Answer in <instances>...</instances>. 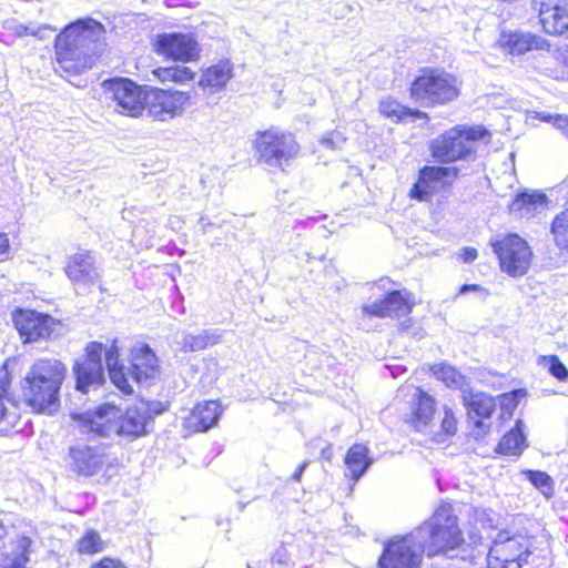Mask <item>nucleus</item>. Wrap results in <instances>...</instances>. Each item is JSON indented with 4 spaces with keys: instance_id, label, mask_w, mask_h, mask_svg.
Wrapping results in <instances>:
<instances>
[{
    "instance_id": "c756f323",
    "label": "nucleus",
    "mask_w": 568,
    "mask_h": 568,
    "mask_svg": "<svg viewBox=\"0 0 568 568\" xmlns=\"http://www.w3.org/2000/svg\"><path fill=\"white\" fill-rule=\"evenodd\" d=\"M368 449L362 444L353 445L345 457V464L351 471L352 479L357 481L372 464L367 456Z\"/></svg>"
},
{
    "instance_id": "cd10ccee",
    "label": "nucleus",
    "mask_w": 568,
    "mask_h": 568,
    "mask_svg": "<svg viewBox=\"0 0 568 568\" xmlns=\"http://www.w3.org/2000/svg\"><path fill=\"white\" fill-rule=\"evenodd\" d=\"M31 542L29 537L19 536L11 551L0 554V568H27Z\"/></svg>"
},
{
    "instance_id": "20e7f679",
    "label": "nucleus",
    "mask_w": 568,
    "mask_h": 568,
    "mask_svg": "<svg viewBox=\"0 0 568 568\" xmlns=\"http://www.w3.org/2000/svg\"><path fill=\"white\" fill-rule=\"evenodd\" d=\"M490 136L483 125H456L429 143L432 156L439 163L475 161L479 142Z\"/></svg>"
},
{
    "instance_id": "79ce46f5",
    "label": "nucleus",
    "mask_w": 568,
    "mask_h": 568,
    "mask_svg": "<svg viewBox=\"0 0 568 568\" xmlns=\"http://www.w3.org/2000/svg\"><path fill=\"white\" fill-rule=\"evenodd\" d=\"M138 406L143 410L148 422L156 415L164 413L168 409V405L160 400H140L136 403Z\"/></svg>"
},
{
    "instance_id": "864d4df0",
    "label": "nucleus",
    "mask_w": 568,
    "mask_h": 568,
    "mask_svg": "<svg viewBox=\"0 0 568 568\" xmlns=\"http://www.w3.org/2000/svg\"><path fill=\"white\" fill-rule=\"evenodd\" d=\"M9 250V240L7 234L0 233V254L6 253Z\"/></svg>"
},
{
    "instance_id": "423d86ee",
    "label": "nucleus",
    "mask_w": 568,
    "mask_h": 568,
    "mask_svg": "<svg viewBox=\"0 0 568 568\" xmlns=\"http://www.w3.org/2000/svg\"><path fill=\"white\" fill-rule=\"evenodd\" d=\"M254 145L260 162L281 170L297 155L300 150L292 133L275 128L258 132Z\"/></svg>"
},
{
    "instance_id": "09e8293b",
    "label": "nucleus",
    "mask_w": 568,
    "mask_h": 568,
    "mask_svg": "<svg viewBox=\"0 0 568 568\" xmlns=\"http://www.w3.org/2000/svg\"><path fill=\"white\" fill-rule=\"evenodd\" d=\"M45 30H50L52 31V29L49 27V26H43V27H40L38 29H33V28H26V32L28 34H31V36H34V37H38L40 39H42L44 36L42 34L43 31Z\"/></svg>"
},
{
    "instance_id": "ea45409f",
    "label": "nucleus",
    "mask_w": 568,
    "mask_h": 568,
    "mask_svg": "<svg viewBox=\"0 0 568 568\" xmlns=\"http://www.w3.org/2000/svg\"><path fill=\"white\" fill-rule=\"evenodd\" d=\"M436 191V185H432L430 183L420 180V175H418V181L412 186L409 195L412 199L418 201H429Z\"/></svg>"
},
{
    "instance_id": "603ef678",
    "label": "nucleus",
    "mask_w": 568,
    "mask_h": 568,
    "mask_svg": "<svg viewBox=\"0 0 568 568\" xmlns=\"http://www.w3.org/2000/svg\"><path fill=\"white\" fill-rule=\"evenodd\" d=\"M307 467V462H304L302 463L297 468L296 470L294 471V474L292 475V478L293 480L295 481H300L301 480V477L305 470V468Z\"/></svg>"
},
{
    "instance_id": "3c124183",
    "label": "nucleus",
    "mask_w": 568,
    "mask_h": 568,
    "mask_svg": "<svg viewBox=\"0 0 568 568\" xmlns=\"http://www.w3.org/2000/svg\"><path fill=\"white\" fill-rule=\"evenodd\" d=\"M478 292L484 291V288L480 285L477 284H465L460 287L459 294H466L468 292Z\"/></svg>"
},
{
    "instance_id": "bb28decb",
    "label": "nucleus",
    "mask_w": 568,
    "mask_h": 568,
    "mask_svg": "<svg viewBox=\"0 0 568 568\" xmlns=\"http://www.w3.org/2000/svg\"><path fill=\"white\" fill-rule=\"evenodd\" d=\"M105 354V364L111 382L123 393L130 395L133 393V387L129 383V378L123 365L119 363V347L118 339H113L111 346L103 351Z\"/></svg>"
},
{
    "instance_id": "de8ad7c7",
    "label": "nucleus",
    "mask_w": 568,
    "mask_h": 568,
    "mask_svg": "<svg viewBox=\"0 0 568 568\" xmlns=\"http://www.w3.org/2000/svg\"><path fill=\"white\" fill-rule=\"evenodd\" d=\"M555 125L557 129H559L562 133L568 135V116L564 115H557L555 120Z\"/></svg>"
},
{
    "instance_id": "f8f14e48",
    "label": "nucleus",
    "mask_w": 568,
    "mask_h": 568,
    "mask_svg": "<svg viewBox=\"0 0 568 568\" xmlns=\"http://www.w3.org/2000/svg\"><path fill=\"white\" fill-rule=\"evenodd\" d=\"M190 100V92L152 89L144 95V110L154 120L169 121L180 115Z\"/></svg>"
},
{
    "instance_id": "412c9836",
    "label": "nucleus",
    "mask_w": 568,
    "mask_h": 568,
    "mask_svg": "<svg viewBox=\"0 0 568 568\" xmlns=\"http://www.w3.org/2000/svg\"><path fill=\"white\" fill-rule=\"evenodd\" d=\"M462 393L468 419L476 428H483L484 420L490 418L496 409L495 398L484 392L463 389Z\"/></svg>"
},
{
    "instance_id": "39448f33",
    "label": "nucleus",
    "mask_w": 568,
    "mask_h": 568,
    "mask_svg": "<svg viewBox=\"0 0 568 568\" xmlns=\"http://www.w3.org/2000/svg\"><path fill=\"white\" fill-rule=\"evenodd\" d=\"M462 81L443 68L425 67L410 83V98L424 108H434L455 101L460 93Z\"/></svg>"
},
{
    "instance_id": "37998d69",
    "label": "nucleus",
    "mask_w": 568,
    "mask_h": 568,
    "mask_svg": "<svg viewBox=\"0 0 568 568\" xmlns=\"http://www.w3.org/2000/svg\"><path fill=\"white\" fill-rule=\"evenodd\" d=\"M345 141H346V139L343 136V134L341 132L333 131V132L325 134L322 138L321 143L327 149L336 150V149H342Z\"/></svg>"
},
{
    "instance_id": "72a5a7b5",
    "label": "nucleus",
    "mask_w": 568,
    "mask_h": 568,
    "mask_svg": "<svg viewBox=\"0 0 568 568\" xmlns=\"http://www.w3.org/2000/svg\"><path fill=\"white\" fill-rule=\"evenodd\" d=\"M546 202L545 194H529L527 192L518 194L509 205L511 213L519 214L520 216L530 215L536 206Z\"/></svg>"
},
{
    "instance_id": "393cba45",
    "label": "nucleus",
    "mask_w": 568,
    "mask_h": 568,
    "mask_svg": "<svg viewBox=\"0 0 568 568\" xmlns=\"http://www.w3.org/2000/svg\"><path fill=\"white\" fill-rule=\"evenodd\" d=\"M148 424L149 422L138 404L128 407L125 412L120 408V417L116 418L114 435L138 438L148 433Z\"/></svg>"
},
{
    "instance_id": "4c0bfd02",
    "label": "nucleus",
    "mask_w": 568,
    "mask_h": 568,
    "mask_svg": "<svg viewBox=\"0 0 568 568\" xmlns=\"http://www.w3.org/2000/svg\"><path fill=\"white\" fill-rule=\"evenodd\" d=\"M538 365L547 367L548 372L560 382L568 379V369L556 355L539 356Z\"/></svg>"
},
{
    "instance_id": "f257e3e1",
    "label": "nucleus",
    "mask_w": 568,
    "mask_h": 568,
    "mask_svg": "<svg viewBox=\"0 0 568 568\" xmlns=\"http://www.w3.org/2000/svg\"><path fill=\"white\" fill-rule=\"evenodd\" d=\"M104 27L89 18L69 24L55 38V54L59 68L78 74L91 69L95 57L103 48Z\"/></svg>"
},
{
    "instance_id": "7ed1b4c3",
    "label": "nucleus",
    "mask_w": 568,
    "mask_h": 568,
    "mask_svg": "<svg viewBox=\"0 0 568 568\" xmlns=\"http://www.w3.org/2000/svg\"><path fill=\"white\" fill-rule=\"evenodd\" d=\"M412 532L429 557L443 554L456 558L459 552L466 551L467 545L462 537L457 516L448 504L439 506L428 520Z\"/></svg>"
},
{
    "instance_id": "aec40b11",
    "label": "nucleus",
    "mask_w": 568,
    "mask_h": 568,
    "mask_svg": "<svg viewBox=\"0 0 568 568\" xmlns=\"http://www.w3.org/2000/svg\"><path fill=\"white\" fill-rule=\"evenodd\" d=\"M435 414V399L428 393L419 387H414L409 400V414L406 415V422L416 430H425Z\"/></svg>"
},
{
    "instance_id": "b1692460",
    "label": "nucleus",
    "mask_w": 568,
    "mask_h": 568,
    "mask_svg": "<svg viewBox=\"0 0 568 568\" xmlns=\"http://www.w3.org/2000/svg\"><path fill=\"white\" fill-rule=\"evenodd\" d=\"M222 412L219 402L204 400L192 409L185 425L194 432H205L217 424Z\"/></svg>"
},
{
    "instance_id": "f03ea898",
    "label": "nucleus",
    "mask_w": 568,
    "mask_h": 568,
    "mask_svg": "<svg viewBox=\"0 0 568 568\" xmlns=\"http://www.w3.org/2000/svg\"><path fill=\"white\" fill-rule=\"evenodd\" d=\"M67 368L55 358L36 361L21 382L24 403L37 413H52L59 402V392Z\"/></svg>"
},
{
    "instance_id": "e433bc0d",
    "label": "nucleus",
    "mask_w": 568,
    "mask_h": 568,
    "mask_svg": "<svg viewBox=\"0 0 568 568\" xmlns=\"http://www.w3.org/2000/svg\"><path fill=\"white\" fill-rule=\"evenodd\" d=\"M551 233L557 245L568 252V210L555 217L551 224Z\"/></svg>"
},
{
    "instance_id": "ddd939ff",
    "label": "nucleus",
    "mask_w": 568,
    "mask_h": 568,
    "mask_svg": "<svg viewBox=\"0 0 568 568\" xmlns=\"http://www.w3.org/2000/svg\"><path fill=\"white\" fill-rule=\"evenodd\" d=\"M105 92L110 94L120 113L138 116L145 109L144 91L141 87L126 78H115L104 81Z\"/></svg>"
},
{
    "instance_id": "58836bf2",
    "label": "nucleus",
    "mask_w": 568,
    "mask_h": 568,
    "mask_svg": "<svg viewBox=\"0 0 568 568\" xmlns=\"http://www.w3.org/2000/svg\"><path fill=\"white\" fill-rule=\"evenodd\" d=\"M103 550V542L95 530H88L78 541V551L85 555H92Z\"/></svg>"
},
{
    "instance_id": "4be33fe9",
    "label": "nucleus",
    "mask_w": 568,
    "mask_h": 568,
    "mask_svg": "<svg viewBox=\"0 0 568 568\" xmlns=\"http://www.w3.org/2000/svg\"><path fill=\"white\" fill-rule=\"evenodd\" d=\"M412 311L407 294L402 291H393L385 298L363 306V313L377 317H400Z\"/></svg>"
},
{
    "instance_id": "a211bd4d",
    "label": "nucleus",
    "mask_w": 568,
    "mask_h": 568,
    "mask_svg": "<svg viewBox=\"0 0 568 568\" xmlns=\"http://www.w3.org/2000/svg\"><path fill=\"white\" fill-rule=\"evenodd\" d=\"M159 372L158 357L148 344H138L131 349V367L125 369L129 382L149 384Z\"/></svg>"
},
{
    "instance_id": "1a4fd4ad",
    "label": "nucleus",
    "mask_w": 568,
    "mask_h": 568,
    "mask_svg": "<svg viewBox=\"0 0 568 568\" xmlns=\"http://www.w3.org/2000/svg\"><path fill=\"white\" fill-rule=\"evenodd\" d=\"M423 554L424 548L410 531L385 544L378 566L379 568H419Z\"/></svg>"
},
{
    "instance_id": "c9c22d12",
    "label": "nucleus",
    "mask_w": 568,
    "mask_h": 568,
    "mask_svg": "<svg viewBox=\"0 0 568 568\" xmlns=\"http://www.w3.org/2000/svg\"><path fill=\"white\" fill-rule=\"evenodd\" d=\"M432 372L447 387L463 388L465 385V376L452 365L446 363L436 364L432 366Z\"/></svg>"
},
{
    "instance_id": "473e14b6",
    "label": "nucleus",
    "mask_w": 568,
    "mask_h": 568,
    "mask_svg": "<svg viewBox=\"0 0 568 568\" xmlns=\"http://www.w3.org/2000/svg\"><path fill=\"white\" fill-rule=\"evenodd\" d=\"M459 169L455 166H435L426 165L419 170L420 180L436 185L444 181L445 183H452L458 178Z\"/></svg>"
},
{
    "instance_id": "4468645a",
    "label": "nucleus",
    "mask_w": 568,
    "mask_h": 568,
    "mask_svg": "<svg viewBox=\"0 0 568 568\" xmlns=\"http://www.w3.org/2000/svg\"><path fill=\"white\" fill-rule=\"evenodd\" d=\"M13 322L24 343L50 338L60 324L52 316L33 310L16 311Z\"/></svg>"
},
{
    "instance_id": "a878e982",
    "label": "nucleus",
    "mask_w": 568,
    "mask_h": 568,
    "mask_svg": "<svg viewBox=\"0 0 568 568\" xmlns=\"http://www.w3.org/2000/svg\"><path fill=\"white\" fill-rule=\"evenodd\" d=\"M233 78V64L230 60H221L219 63L211 65L203 71L200 85L209 89L210 93L222 90Z\"/></svg>"
},
{
    "instance_id": "2eb2a0df",
    "label": "nucleus",
    "mask_w": 568,
    "mask_h": 568,
    "mask_svg": "<svg viewBox=\"0 0 568 568\" xmlns=\"http://www.w3.org/2000/svg\"><path fill=\"white\" fill-rule=\"evenodd\" d=\"M72 417L79 423L83 433L110 437L114 435L120 408L113 404L103 403L94 409L73 414Z\"/></svg>"
},
{
    "instance_id": "a19ab883",
    "label": "nucleus",
    "mask_w": 568,
    "mask_h": 568,
    "mask_svg": "<svg viewBox=\"0 0 568 568\" xmlns=\"http://www.w3.org/2000/svg\"><path fill=\"white\" fill-rule=\"evenodd\" d=\"M528 479L535 487L539 488L544 495H549L551 493L552 480L547 473L529 470Z\"/></svg>"
},
{
    "instance_id": "6e6552de",
    "label": "nucleus",
    "mask_w": 568,
    "mask_h": 568,
    "mask_svg": "<svg viewBox=\"0 0 568 568\" xmlns=\"http://www.w3.org/2000/svg\"><path fill=\"white\" fill-rule=\"evenodd\" d=\"M490 243L504 272L513 277L523 276L528 272L532 252L525 240L517 234H508L491 240Z\"/></svg>"
},
{
    "instance_id": "2f4dec72",
    "label": "nucleus",
    "mask_w": 568,
    "mask_h": 568,
    "mask_svg": "<svg viewBox=\"0 0 568 568\" xmlns=\"http://www.w3.org/2000/svg\"><path fill=\"white\" fill-rule=\"evenodd\" d=\"M378 108L383 115L395 119L396 121L403 120L406 116H412L414 119H428L427 113L418 109H409L402 105L397 100L390 97L382 99Z\"/></svg>"
},
{
    "instance_id": "6ab92c4d",
    "label": "nucleus",
    "mask_w": 568,
    "mask_h": 568,
    "mask_svg": "<svg viewBox=\"0 0 568 568\" xmlns=\"http://www.w3.org/2000/svg\"><path fill=\"white\" fill-rule=\"evenodd\" d=\"M498 42L511 55H523L529 51H548L550 49L547 39L521 29L503 31Z\"/></svg>"
},
{
    "instance_id": "8fccbe9b",
    "label": "nucleus",
    "mask_w": 568,
    "mask_h": 568,
    "mask_svg": "<svg viewBox=\"0 0 568 568\" xmlns=\"http://www.w3.org/2000/svg\"><path fill=\"white\" fill-rule=\"evenodd\" d=\"M501 406L510 409L516 406V403L514 402V395L513 394H504L501 396Z\"/></svg>"
},
{
    "instance_id": "7c9ffc66",
    "label": "nucleus",
    "mask_w": 568,
    "mask_h": 568,
    "mask_svg": "<svg viewBox=\"0 0 568 568\" xmlns=\"http://www.w3.org/2000/svg\"><path fill=\"white\" fill-rule=\"evenodd\" d=\"M221 336V332L217 329L203 331L197 335L185 333L179 344L181 345V349L184 352H197L206 348L207 346L219 344Z\"/></svg>"
},
{
    "instance_id": "a18cd8bd",
    "label": "nucleus",
    "mask_w": 568,
    "mask_h": 568,
    "mask_svg": "<svg viewBox=\"0 0 568 568\" xmlns=\"http://www.w3.org/2000/svg\"><path fill=\"white\" fill-rule=\"evenodd\" d=\"M91 568H126V566L118 559L105 557Z\"/></svg>"
},
{
    "instance_id": "f704fd0d",
    "label": "nucleus",
    "mask_w": 568,
    "mask_h": 568,
    "mask_svg": "<svg viewBox=\"0 0 568 568\" xmlns=\"http://www.w3.org/2000/svg\"><path fill=\"white\" fill-rule=\"evenodd\" d=\"M153 73L161 82L185 83L194 78V72L185 65L162 67Z\"/></svg>"
},
{
    "instance_id": "5fc2aeb1",
    "label": "nucleus",
    "mask_w": 568,
    "mask_h": 568,
    "mask_svg": "<svg viewBox=\"0 0 568 568\" xmlns=\"http://www.w3.org/2000/svg\"><path fill=\"white\" fill-rule=\"evenodd\" d=\"M205 220H206V219H205V217H203V216L200 219V223H201L203 226H204V222H205Z\"/></svg>"
},
{
    "instance_id": "5701e85b",
    "label": "nucleus",
    "mask_w": 568,
    "mask_h": 568,
    "mask_svg": "<svg viewBox=\"0 0 568 568\" xmlns=\"http://www.w3.org/2000/svg\"><path fill=\"white\" fill-rule=\"evenodd\" d=\"M68 277L77 284H94L100 274L91 252L75 253L65 266Z\"/></svg>"
},
{
    "instance_id": "c85d7f7f",
    "label": "nucleus",
    "mask_w": 568,
    "mask_h": 568,
    "mask_svg": "<svg viewBox=\"0 0 568 568\" xmlns=\"http://www.w3.org/2000/svg\"><path fill=\"white\" fill-rule=\"evenodd\" d=\"M524 422L518 419L513 429L504 435L498 444V452L504 455L518 456L527 447Z\"/></svg>"
},
{
    "instance_id": "dca6fc26",
    "label": "nucleus",
    "mask_w": 568,
    "mask_h": 568,
    "mask_svg": "<svg viewBox=\"0 0 568 568\" xmlns=\"http://www.w3.org/2000/svg\"><path fill=\"white\" fill-rule=\"evenodd\" d=\"M531 8L546 33L560 36L568 31V0H532Z\"/></svg>"
},
{
    "instance_id": "9d476101",
    "label": "nucleus",
    "mask_w": 568,
    "mask_h": 568,
    "mask_svg": "<svg viewBox=\"0 0 568 568\" xmlns=\"http://www.w3.org/2000/svg\"><path fill=\"white\" fill-rule=\"evenodd\" d=\"M112 464L105 447L75 443L68 449L67 466L73 474L92 477L105 470Z\"/></svg>"
},
{
    "instance_id": "0eeeda50",
    "label": "nucleus",
    "mask_w": 568,
    "mask_h": 568,
    "mask_svg": "<svg viewBox=\"0 0 568 568\" xmlns=\"http://www.w3.org/2000/svg\"><path fill=\"white\" fill-rule=\"evenodd\" d=\"M532 542L524 536L510 537L501 531L497 535L487 556L488 568H521L528 562Z\"/></svg>"
},
{
    "instance_id": "9b49d317",
    "label": "nucleus",
    "mask_w": 568,
    "mask_h": 568,
    "mask_svg": "<svg viewBox=\"0 0 568 568\" xmlns=\"http://www.w3.org/2000/svg\"><path fill=\"white\" fill-rule=\"evenodd\" d=\"M104 345L99 342L88 344L84 358L77 361L73 367L77 389L88 393L97 389L105 382L104 367L102 364V355Z\"/></svg>"
},
{
    "instance_id": "f3484780",
    "label": "nucleus",
    "mask_w": 568,
    "mask_h": 568,
    "mask_svg": "<svg viewBox=\"0 0 568 568\" xmlns=\"http://www.w3.org/2000/svg\"><path fill=\"white\" fill-rule=\"evenodd\" d=\"M155 51L173 60L184 62L197 59L200 49L196 40L189 34L164 33L156 37Z\"/></svg>"
},
{
    "instance_id": "c03bdc74",
    "label": "nucleus",
    "mask_w": 568,
    "mask_h": 568,
    "mask_svg": "<svg viewBox=\"0 0 568 568\" xmlns=\"http://www.w3.org/2000/svg\"><path fill=\"white\" fill-rule=\"evenodd\" d=\"M442 428L447 435H454L456 433L457 423L450 408L445 407Z\"/></svg>"
},
{
    "instance_id": "49530a36",
    "label": "nucleus",
    "mask_w": 568,
    "mask_h": 568,
    "mask_svg": "<svg viewBox=\"0 0 568 568\" xmlns=\"http://www.w3.org/2000/svg\"><path fill=\"white\" fill-rule=\"evenodd\" d=\"M458 257L465 263L473 262L477 257V251L474 247H464L460 250Z\"/></svg>"
}]
</instances>
